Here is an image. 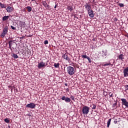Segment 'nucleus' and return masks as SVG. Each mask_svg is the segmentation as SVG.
I'll use <instances>...</instances> for the list:
<instances>
[{"label":"nucleus","mask_w":128,"mask_h":128,"mask_svg":"<svg viewBox=\"0 0 128 128\" xmlns=\"http://www.w3.org/2000/svg\"><path fill=\"white\" fill-rule=\"evenodd\" d=\"M87 60H88V62H90H90H92V60L90 59V58L89 57H88V58H87Z\"/></svg>","instance_id":"nucleus-33"},{"label":"nucleus","mask_w":128,"mask_h":128,"mask_svg":"<svg viewBox=\"0 0 128 128\" xmlns=\"http://www.w3.org/2000/svg\"><path fill=\"white\" fill-rule=\"evenodd\" d=\"M54 8H56V5Z\"/></svg>","instance_id":"nucleus-39"},{"label":"nucleus","mask_w":128,"mask_h":128,"mask_svg":"<svg viewBox=\"0 0 128 128\" xmlns=\"http://www.w3.org/2000/svg\"><path fill=\"white\" fill-rule=\"evenodd\" d=\"M26 8H27L28 12H32V7L29 6H27V7H26Z\"/></svg>","instance_id":"nucleus-18"},{"label":"nucleus","mask_w":128,"mask_h":128,"mask_svg":"<svg viewBox=\"0 0 128 128\" xmlns=\"http://www.w3.org/2000/svg\"><path fill=\"white\" fill-rule=\"evenodd\" d=\"M10 28H12V30H16V27L12 26H10Z\"/></svg>","instance_id":"nucleus-31"},{"label":"nucleus","mask_w":128,"mask_h":128,"mask_svg":"<svg viewBox=\"0 0 128 128\" xmlns=\"http://www.w3.org/2000/svg\"><path fill=\"white\" fill-rule=\"evenodd\" d=\"M43 6H45V8H48V4L46 2H43Z\"/></svg>","instance_id":"nucleus-24"},{"label":"nucleus","mask_w":128,"mask_h":128,"mask_svg":"<svg viewBox=\"0 0 128 128\" xmlns=\"http://www.w3.org/2000/svg\"><path fill=\"white\" fill-rule=\"evenodd\" d=\"M64 85L66 86H68V84L66 83V84H64Z\"/></svg>","instance_id":"nucleus-40"},{"label":"nucleus","mask_w":128,"mask_h":128,"mask_svg":"<svg viewBox=\"0 0 128 128\" xmlns=\"http://www.w3.org/2000/svg\"><path fill=\"white\" fill-rule=\"evenodd\" d=\"M116 102L114 103V104H113V106H116Z\"/></svg>","instance_id":"nucleus-38"},{"label":"nucleus","mask_w":128,"mask_h":128,"mask_svg":"<svg viewBox=\"0 0 128 128\" xmlns=\"http://www.w3.org/2000/svg\"><path fill=\"white\" fill-rule=\"evenodd\" d=\"M12 56L14 58H18V56L16 54L14 53L12 54Z\"/></svg>","instance_id":"nucleus-21"},{"label":"nucleus","mask_w":128,"mask_h":128,"mask_svg":"<svg viewBox=\"0 0 128 128\" xmlns=\"http://www.w3.org/2000/svg\"><path fill=\"white\" fill-rule=\"evenodd\" d=\"M91 107L92 110H95L96 108V105L92 104L91 106Z\"/></svg>","instance_id":"nucleus-27"},{"label":"nucleus","mask_w":128,"mask_h":128,"mask_svg":"<svg viewBox=\"0 0 128 128\" xmlns=\"http://www.w3.org/2000/svg\"><path fill=\"white\" fill-rule=\"evenodd\" d=\"M5 122H6L7 124H10V120H8V118H6L4 120Z\"/></svg>","instance_id":"nucleus-26"},{"label":"nucleus","mask_w":128,"mask_h":128,"mask_svg":"<svg viewBox=\"0 0 128 128\" xmlns=\"http://www.w3.org/2000/svg\"><path fill=\"white\" fill-rule=\"evenodd\" d=\"M54 66L56 68H60V63H54Z\"/></svg>","instance_id":"nucleus-22"},{"label":"nucleus","mask_w":128,"mask_h":128,"mask_svg":"<svg viewBox=\"0 0 128 128\" xmlns=\"http://www.w3.org/2000/svg\"><path fill=\"white\" fill-rule=\"evenodd\" d=\"M8 44H9V48L11 50H14L16 48V42L10 40L8 42Z\"/></svg>","instance_id":"nucleus-2"},{"label":"nucleus","mask_w":128,"mask_h":128,"mask_svg":"<svg viewBox=\"0 0 128 128\" xmlns=\"http://www.w3.org/2000/svg\"><path fill=\"white\" fill-rule=\"evenodd\" d=\"M126 2H128V0H126Z\"/></svg>","instance_id":"nucleus-43"},{"label":"nucleus","mask_w":128,"mask_h":128,"mask_svg":"<svg viewBox=\"0 0 128 128\" xmlns=\"http://www.w3.org/2000/svg\"><path fill=\"white\" fill-rule=\"evenodd\" d=\"M82 112L83 114H88L90 112V107L84 106L82 108Z\"/></svg>","instance_id":"nucleus-4"},{"label":"nucleus","mask_w":128,"mask_h":128,"mask_svg":"<svg viewBox=\"0 0 128 128\" xmlns=\"http://www.w3.org/2000/svg\"><path fill=\"white\" fill-rule=\"evenodd\" d=\"M20 26H22V28H24L26 26V22H20Z\"/></svg>","instance_id":"nucleus-16"},{"label":"nucleus","mask_w":128,"mask_h":128,"mask_svg":"<svg viewBox=\"0 0 128 128\" xmlns=\"http://www.w3.org/2000/svg\"><path fill=\"white\" fill-rule=\"evenodd\" d=\"M10 18V16H4L2 17V20L3 22H6V20H8Z\"/></svg>","instance_id":"nucleus-15"},{"label":"nucleus","mask_w":128,"mask_h":128,"mask_svg":"<svg viewBox=\"0 0 128 128\" xmlns=\"http://www.w3.org/2000/svg\"><path fill=\"white\" fill-rule=\"evenodd\" d=\"M110 66H113V64H110Z\"/></svg>","instance_id":"nucleus-42"},{"label":"nucleus","mask_w":128,"mask_h":128,"mask_svg":"<svg viewBox=\"0 0 128 128\" xmlns=\"http://www.w3.org/2000/svg\"><path fill=\"white\" fill-rule=\"evenodd\" d=\"M0 7L2 8H6V5L0 2Z\"/></svg>","instance_id":"nucleus-20"},{"label":"nucleus","mask_w":128,"mask_h":128,"mask_svg":"<svg viewBox=\"0 0 128 128\" xmlns=\"http://www.w3.org/2000/svg\"><path fill=\"white\" fill-rule=\"evenodd\" d=\"M70 98H71V100H74V96H71L70 97Z\"/></svg>","instance_id":"nucleus-30"},{"label":"nucleus","mask_w":128,"mask_h":128,"mask_svg":"<svg viewBox=\"0 0 128 128\" xmlns=\"http://www.w3.org/2000/svg\"><path fill=\"white\" fill-rule=\"evenodd\" d=\"M8 26H6L3 28L2 32L0 34V36L2 38H4L6 36V35L8 34Z\"/></svg>","instance_id":"nucleus-1"},{"label":"nucleus","mask_w":128,"mask_h":128,"mask_svg":"<svg viewBox=\"0 0 128 128\" xmlns=\"http://www.w3.org/2000/svg\"><path fill=\"white\" fill-rule=\"evenodd\" d=\"M113 95H114V94H112V92H110L109 94L110 98H112Z\"/></svg>","instance_id":"nucleus-34"},{"label":"nucleus","mask_w":128,"mask_h":128,"mask_svg":"<svg viewBox=\"0 0 128 128\" xmlns=\"http://www.w3.org/2000/svg\"><path fill=\"white\" fill-rule=\"evenodd\" d=\"M82 58H88V56H86V55H82L81 56Z\"/></svg>","instance_id":"nucleus-25"},{"label":"nucleus","mask_w":128,"mask_h":128,"mask_svg":"<svg viewBox=\"0 0 128 128\" xmlns=\"http://www.w3.org/2000/svg\"><path fill=\"white\" fill-rule=\"evenodd\" d=\"M88 12L89 16L90 18H92L94 16V11L92 10L91 9V10L88 11Z\"/></svg>","instance_id":"nucleus-9"},{"label":"nucleus","mask_w":128,"mask_h":128,"mask_svg":"<svg viewBox=\"0 0 128 128\" xmlns=\"http://www.w3.org/2000/svg\"><path fill=\"white\" fill-rule=\"evenodd\" d=\"M114 124H118V120H114Z\"/></svg>","instance_id":"nucleus-37"},{"label":"nucleus","mask_w":128,"mask_h":128,"mask_svg":"<svg viewBox=\"0 0 128 128\" xmlns=\"http://www.w3.org/2000/svg\"><path fill=\"white\" fill-rule=\"evenodd\" d=\"M6 10L8 12H12V10H14V8L10 6H8Z\"/></svg>","instance_id":"nucleus-14"},{"label":"nucleus","mask_w":128,"mask_h":128,"mask_svg":"<svg viewBox=\"0 0 128 128\" xmlns=\"http://www.w3.org/2000/svg\"><path fill=\"white\" fill-rule=\"evenodd\" d=\"M61 100H64L66 102H72V100H70V98L66 97L65 96H62Z\"/></svg>","instance_id":"nucleus-6"},{"label":"nucleus","mask_w":128,"mask_h":128,"mask_svg":"<svg viewBox=\"0 0 128 128\" xmlns=\"http://www.w3.org/2000/svg\"><path fill=\"white\" fill-rule=\"evenodd\" d=\"M62 58H63L64 60H68V62H69L70 60V58H68V56L66 54H64L62 56Z\"/></svg>","instance_id":"nucleus-12"},{"label":"nucleus","mask_w":128,"mask_h":128,"mask_svg":"<svg viewBox=\"0 0 128 128\" xmlns=\"http://www.w3.org/2000/svg\"><path fill=\"white\" fill-rule=\"evenodd\" d=\"M118 6H120V8H124V4H122V3H119Z\"/></svg>","instance_id":"nucleus-28"},{"label":"nucleus","mask_w":128,"mask_h":128,"mask_svg":"<svg viewBox=\"0 0 128 128\" xmlns=\"http://www.w3.org/2000/svg\"><path fill=\"white\" fill-rule=\"evenodd\" d=\"M110 66V63L106 64L103 65V66Z\"/></svg>","instance_id":"nucleus-29"},{"label":"nucleus","mask_w":128,"mask_h":128,"mask_svg":"<svg viewBox=\"0 0 128 128\" xmlns=\"http://www.w3.org/2000/svg\"><path fill=\"white\" fill-rule=\"evenodd\" d=\"M68 10H70V12H72V10H74V8H72V6H68Z\"/></svg>","instance_id":"nucleus-23"},{"label":"nucleus","mask_w":128,"mask_h":128,"mask_svg":"<svg viewBox=\"0 0 128 128\" xmlns=\"http://www.w3.org/2000/svg\"><path fill=\"white\" fill-rule=\"evenodd\" d=\"M48 44V40H46L44 42V44Z\"/></svg>","instance_id":"nucleus-32"},{"label":"nucleus","mask_w":128,"mask_h":128,"mask_svg":"<svg viewBox=\"0 0 128 128\" xmlns=\"http://www.w3.org/2000/svg\"><path fill=\"white\" fill-rule=\"evenodd\" d=\"M114 22H118V18H114Z\"/></svg>","instance_id":"nucleus-36"},{"label":"nucleus","mask_w":128,"mask_h":128,"mask_svg":"<svg viewBox=\"0 0 128 128\" xmlns=\"http://www.w3.org/2000/svg\"><path fill=\"white\" fill-rule=\"evenodd\" d=\"M84 6L87 12H88L92 10V6L88 3H86Z\"/></svg>","instance_id":"nucleus-8"},{"label":"nucleus","mask_w":128,"mask_h":128,"mask_svg":"<svg viewBox=\"0 0 128 128\" xmlns=\"http://www.w3.org/2000/svg\"><path fill=\"white\" fill-rule=\"evenodd\" d=\"M125 88H126V90H128V84L125 86Z\"/></svg>","instance_id":"nucleus-35"},{"label":"nucleus","mask_w":128,"mask_h":128,"mask_svg":"<svg viewBox=\"0 0 128 128\" xmlns=\"http://www.w3.org/2000/svg\"><path fill=\"white\" fill-rule=\"evenodd\" d=\"M67 72L70 76H73V74H74V68L71 66H68L67 68Z\"/></svg>","instance_id":"nucleus-3"},{"label":"nucleus","mask_w":128,"mask_h":128,"mask_svg":"<svg viewBox=\"0 0 128 128\" xmlns=\"http://www.w3.org/2000/svg\"><path fill=\"white\" fill-rule=\"evenodd\" d=\"M122 104L125 106L126 108H128V102L126 98H121Z\"/></svg>","instance_id":"nucleus-7"},{"label":"nucleus","mask_w":128,"mask_h":128,"mask_svg":"<svg viewBox=\"0 0 128 128\" xmlns=\"http://www.w3.org/2000/svg\"><path fill=\"white\" fill-rule=\"evenodd\" d=\"M36 104L31 102L30 104H28L26 106V108H31L32 110L33 108H36Z\"/></svg>","instance_id":"nucleus-5"},{"label":"nucleus","mask_w":128,"mask_h":128,"mask_svg":"<svg viewBox=\"0 0 128 128\" xmlns=\"http://www.w3.org/2000/svg\"><path fill=\"white\" fill-rule=\"evenodd\" d=\"M44 66H46V63L44 62L38 63V68H44Z\"/></svg>","instance_id":"nucleus-10"},{"label":"nucleus","mask_w":128,"mask_h":128,"mask_svg":"<svg viewBox=\"0 0 128 128\" xmlns=\"http://www.w3.org/2000/svg\"><path fill=\"white\" fill-rule=\"evenodd\" d=\"M118 58L124 62V56L122 54H121L118 56Z\"/></svg>","instance_id":"nucleus-13"},{"label":"nucleus","mask_w":128,"mask_h":128,"mask_svg":"<svg viewBox=\"0 0 128 128\" xmlns=\"http://www.w3.org/2000/svg\"><path fill=\"white\" fill-rule=\"evenodd\" d=\"M35 0H31L32 2H34Z\"/></svg>","instance_id":"nucleus-41"},{"label":"nucleus","mask_w":128,"mask_h":128,"mask_svg":"<svg viewBox=\"0 0 128 128\" xmlns=\"http://www.w3.org/2000/svg\"><path fill=\"white\" fill-rule=\"evenodd\" d=\"M102 56L103 58H106V52H104V51H102Z\"/></svg>","instance_id":"nucleus-17"},{"label":"nucleus","mask_w":128,"mask_h":128,"mask_svg":"<svg viewBox=\"0 0 128 128\" xmlns=\"http://www.w3.org/2000/svg\"><path fill=\"white\" fill-rule=\"evenodd\" d=\"M123 73L125 78L128 76V66L124 70Z\"/></svg>","instance_id":"nucleus-11"},{"label":"nucleus","mask_w":128,"mask_h":128,"mask_svg":"<svg viewBox=\"0 0 128 128\" xmlns=\"http://www.w3.org/2000/svg\"><path fill=\"white\" fill-rule=\"evenodd\" d=\"M110 122H112V118H110L107 122V126L108 128L110 124Z\"/></svg>","instance_id":"nucleus-19"}]
</instances>
